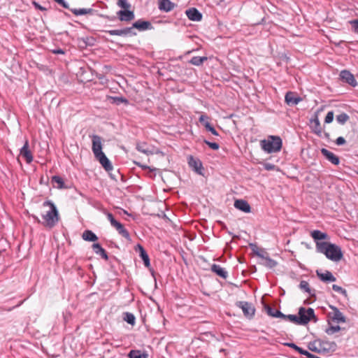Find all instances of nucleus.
<instances>
[{
    "label": "nucleus",
    "instance_id": "nucleus-1",
    "mask_svg": "<svg viewBox=\"0 0 358 358\" xmlns=\"http://www.w3.org/2000/svg\"><path fill=\"white\" fill-rule=\"evenodd\" d=\"M316 251L324 254L327 259L336 262H339L343 257L340 246L327 241L317 242Z\"/></svg>",
    "mask_w": 358,
    "mask_h": 358
},
{
    "label": "nucleus",
    "instance_id": "nucleus-2",
    "mask_svg": "<svg viewBox=\"0 0 358 358\" xmlns=\"http://www.w3.org/2000/svg\"><path fill=\"white\" fill-rule=\"evenodd\" d=\"M92 150L94 153V157L96 158V160L99 161V162L101 164V166L106 171L108 172L110 171H112L113 166L110 161L102 151L101 138L98 135H93L92 136Z\"/></svg>",
    "mask_w": 358,
    "mask_h": 358
},
{
    "label": "nucleus",
    "instance_id": "nucleus-3",
    "mask_svg": "<svg viewBox=\"0 0 358 358\" xmlns=\"http://www.w3.org/2000/svg\"><path fill=\"white\" fill-rule=\"evenodd\" d=\"M43 207H49V210L41 214V217L43 220L41 224L46 228L52 229L59 220L57 206L51 201L48 200L43 203Z\"/></svg>",
    "mask_w": 358,
    "mask_h": 358
},
{
    "label": "nucleus",
    "instance_id": "nucleus-4",
    "mask_svg": "<svg viewBox=\"0 0 358 358\" xmlns=\"http://www.w3.org/2000/svg\"><path fill=\"white\" fill-rule=\"evenodd\" d=\"M282 139L278 136H269L267 139L260 141L262 149L267 153L279 152L282 148Z\"/></svg>",
    "mask_w": 358,
    "mask_h": 358
},
{
    "label": "nucleus",
    "instance_id": "nucleus-5",
    "mask_svg": "<svg viewBox=\"0 0 358 358\" xmlns=\"http://www.w3.org/2000/svg\"><path fill=\"white\" fill-rule=\"evenodd\" d=\"M298 315L299 325H306L312 320H313L314 322L317 321L315 311L312 308H306L304 307H300Z\"/></svg>",
    "mask_w": 358,
    "mask_h": 358
},
{
    "label": "nucleus",
    "instance_id": "nucleus-6",
    "mask_svg": "<svg viewBox=\"0 0 358 358\" xmlns=\"http://www.w3.org/2000/svg\"><path fill=\"white\" fill-rule=\"evenodd\" d=\"M56 2L64 8L69 9L76 16L93 14L95 12L94 9L90 8H70L69 4L64 0H56Z\"/></svg>",
    "mask_w": 358,
    "mask_h": 358
},
{
    "label": "nucleus",
    "instance_id": "nucleus-7",
    "mask_svg": "<svg viewBox=\"0 0 358 358\" xmlns=\"http://www.w3.org/2000/svg\"><path fill=\"white\" fill-rule=\"evenodd\" d=\"M236 306L242 310L247 318L251 319L255 315V308L252 303L248 301H237Z\"/></svg>",
    "mask_w": 358,
    "mask_h": 358
},
{
    "label": "nucleus",
    "instance_id": "nucleus-8",
    "mask_svg": "<svg viewBox=\"0 0 358 358\" xmlns=\"http://www.w3.org/2000/svg\"><path fill=\"white\" fill-rule=\"evenodd\" d=\"M318 345H320V350L322 353L334 352L337 349V345L334 341H329L324 339H317Z\"/></svg>",
    "mask_w": 358,
    "mask_h": 358
},
{
    "label": "nucleus",
    "instance_id": "nucleus-9",
    "mask_svg": "<svg viewBox=\"0 0 358 358\" xmlns=\"http://www.w3.org/2000/svg\"><path fill=\"white\" fill-rule=\"evenodd\" d=\"M188 164L189 166L192 169V170L195 171L197 174L200 176H203V167L199 159L194 158L193 156L190 155L188 157Z\"/></svg>",
    "mask_w": 358,
    "mask_h": 358
},
{
    "label": "nucleus",
    "instance_id": "nucleus-10",
    "mask_svg": "<svg viewBox=\"0 0 358 358\" xmlns=\"http://www.w3.org/2000/svg\"><path fill=\"white\" fill-rule=\"evenodd\" d=\"M339 76H340L341 80L343 82L348 83L350 86L356 87L357 85V83L355 78L354 75L352 73H351L349 71H348V70L341 71Z\"/></svg>",
    "mask_w": 358,
    "mask_h": 358
},
{
    "label": "nucleus",
    "instance_id": "nucleus-11",
    "mask_svg": "<svg viewBox=\"0 0 358 358\" xmlns=\"http://www.w3.org/2000/svg\"><path fill=\"white\" fill-rule=\"evenodd\" d=\"M333 310V315L331 316V313L329 314V317H331V320L337 324L345 323L346 322V317L339 310V309L335 306H330Z\"/></svg>",
    "mask_w": 358,
    "mask_h": 358
},
{
    "label": "nucleus",
    "instance_id": "nucleus-12",
    "mask_svg": "<svg viewBox=\"0 0 358 358\" xmlns=\"http://www.w3.org/2000/svg\"><path fill=\"white\" fill-rule=\"evenodd\" d=\"M185 14L189 20L195 22H199L202 20V13L196 8H190L185 11Z\"/></svg>",
    "mask_w": 358,
    "mask_h": 358
},
{
    "label": "nucleus",
    "instance_id": "nucleus-13",
    "mask_svg": "<svg viewBox=\"0 0 358 358\" xmlns=\"http://www.w3.org/2000/svg\"><path fill=\"white\" fill-rule=\"evenodd\" d=\"M257 256L263 261L261 264L268 268H273L278 264L277 262L271 259L266 252H264V255L257 254Z\"/></svg>",
    "mask_w": 358,
    "mask_h": 358
},
{
    "label": "nucleus",
    "instance_id": "nucleus-14",
    "mask_svg": "<svg viewBox=\"0 0 358 358\" xmlns=\"http://www.w3.org/2000/svg\"><path fill=\"white\" fill-rule=\"evenodd\" d=\"M20 155L24 158L27 164L33 161V155L29 148V142L26 141L22 148L20 149Z\"/></svg>",
    "mask_w": 358,
    "mask_h": 358
},
{
    "label": "nucleus",
    "instance_id": "nucleus-15",
    "mask_svg": "<svg viewBox=\"0 0 358 358\" xmlns=\"http://www.w3.org/2000/svg\"><path fill=\"white\" fill-rule=\"evenodd\" d=\"M285 101L287 105L293 106L297 105L301 101V98L293 92H287L285 96Z\"/></svg>",
    "mask_w": 358,
    "mask_h": 358
},
{
    "label": "nucleus",
    "instance_id": "nucleus-16",
    "mask_svg": "<svg viewBox=\"0 0 358 358\" xmlns=\"http://www.w3.org/2000/svg\"><path fill=\"white\" fill-rule=\"evenodd\" d=\"M113 227H115L118 233L122 235L124 238L127 240H130V235L129 231L124 227V226L116 220H113L110 224Z\"/></svg>",
    "mask_w": 358,
    "mask_h": 358
},
{
    "label": "nucleus",
    "instance_id": "nucleus-17",
    "mask_svg": "<svg viewBox=\"0 0 358 358\" xmlns=\"http://www.w3.org/2000/svg\"><path fill=\"white\" fill-rule=\"evenodd\" d=\"M136 251L139 252V256L143 261L145 266L149 268L150 266V258L144 248L141 244H138L136 247Z\"/></svg>",
    "mask_w": 358,
    "mask_h": 358
},
{
    "label": "nucleus",
    "instance_id": "nucleus-18",
    "mask_svg": "<svg viewBox=\"0 0 358 358\" xmlns=\"http://www.w3.org/2000/svg\"><path fill=\"white\" fill-rule=\"evenodd\" d=\"M321 153L325 158L331 162L334 165H338L340 163V159L338 156L334 155L333 152H330L326 148H322L321 149Z\"/></svg>",
    "mask_w": 358,
    "mask_h": 358
},
{
    "label": "nucleus",
    "instance_id": "nucleus-19",
    "mask_svg": "<svg viewBox=\"0 0 358 358\" xmlns=\"http://www.w3.org/2000/svg\"><path fill=\"white\" fill-rule=\"evenodd\" d=\"M118 18L120 21L129 22L134 19L135 15L133 11L126 10H120L117 12Z\"/></svg>",
    "mask_w": 358,
    "mask_h": 358
},
{
    "label": "nucleus",
    "instance_id": "nucleus-20",
    "mask_svg": "<svg viewBox=\"0 0 358 358\" xmlns=\"http://www.w3.org/2000/svg\"><path fill=\"white\" fill-rule=\"evenodd\" d=\"M133 27L137 29L140 31L150 30L152 29V25L149 21L138 20L133 23Z\"/></svg>",
    "mask_w": 358,
    "mask_h": 358
},
{
    "label": "nucleus",
    "instance_id": "nucleus-21",
    "mask_svg": "<svg viewBox=\"0 0 358 358\" xmlns=\"http://www.w3.org/2000/svg\"><path fill=\"white\" fill-rule=\"evenodd\" d=\"M234 207L244 213H250L251 211V207L248 202L243 199H236L234 201Z\"/></svg>",
    "mask_w": 358,
    "mask_h": 358
},
{
    "label": "nucleus",
    "instance_id": "nucleus-22",
    "mask_svg": "<svg viewBox=\"0 0 358 358\" xmlns=\"http://www.w3.org/2000/svg\"><path fill=\"white\" fill-rule=\"evenodd\" d=\"M310 123L312 124L311 127L313 131L318 136H322V129L320 124V122L317 115H315V118L310 120Z\"/></svg>",
    "mask_w": 358,
    "mask_h": 358
},
{
    "label": "nucleus",
    "instance_id": "nucleus-23",
    "mask_svg": "<svg viewBox=\"0 0 358 358\" xmlns=\"http://www.w3.org/2000/svg\"><path fill=\"white\" fill-rule=\"evenodd\" d=\"M176 6V4L171 1L170 0H159V5L158 8L160 10L164 11V12H169L172 10L174 7Z\"/></svg>",
    "mask_w": 358,
    "mask_h": 358
},
{
    "label": "nucleus",
    "instance_id": "nucleus-24",
    "mask_svg": "<svg viewBox=\"0 0 358 358\" xmlns=\"http://www.w3.org/2000/svg\"><path fill=\"white\" fill-rule=\"evenodd\" d=\"M286 345L287 346H289V348L295 350L296 351H297L301 355H306L308 358H320V357H317L316 355H315L313 354H311L308 351H307L306 350H303V348L299 347L298 345H296L294 343H287Z\"/></svg>",
    "mask_w": 358,
    "mask_h": 358
},
{
    "label": "nucleus",
    "instance_id": "nucleus-25",
    "mask_svg": "<svg viewBox=\"0 0 358 358\" xmlns=\"http://www.w3.org/2000/svg\"><path fill=\"white\" fill-rule=\"evenodd\" d=\"M311 237L314 239L315 243L317 242H321L320 241L327 240L329 238V236L327 233L322 232L320 230H313L310 232Z\"/></svg>",
    "mask_w": 358,
    "mask_h": 358
},
{
    "label": "nucleus",
    "instance_id": "nucleus-26",
    "mask_svg": "<svg viewBox=\"0 0 358 358\" xmlns=\"http://www.w3.org/2000/svg\"><path fill=\"white\" fill-rule=\"evenodd\" d=\"M211 271L216 273L218 276L223 279H227L228 277V272L218 264H213L211 266Z\"/></svg>",
    "mask_w": 358,
    "mask_h": 358
},
{
    "label": "nucleus",
    "instance_id": "nucleus-27",
    "mask_svg": "<svg viewBox=\"0 0 358 358\" xmlns=\"http://www.w3.org/2000/svg\"><path fill=\"white\" fill-rule=\"evenodd\" d=\"M316 273L319 278L323 282H335L336 280V278L329 271H326L324 273L317 271Z\"/></svg>",
    "mask_w": 358,
    "mask_h": 358
},
{
    "label": "nucleus",
    "instance_id": "nucleus-28",
    "mask_svg": "<svg viewBox=\"0 0 358 358\" xmlns=\"http://www.w3.org/2000/svg\"><path fill=\"white\" fill-rule=\"evenodd\" d=\"M92 248L94 252L96 254L100 255L103 259L105 260H108V256L107 255V252L106 250L101 247V245L99 243H94L92 245Z\"/></svg>",
    "mask_w": 358,
    "mask_h": 358
},
{
    "label": "nucleus",
    "instance_id": "nucleus-29",
    "mask_svg": "<svg viewBox=\"0 0 358 358\" xmlns=\"http://www.w3.org/2000/svg\"><path fill=\"white\" fill-rule=\"evenodd\" d=\"M266 310L267 314L273 317L282 319V317H285V314H283L281 311L279 310H275L270 306H266Z\"/></svg>",
    "mask_w": 358,
    "mask_h": 358
},
{
    "label": "nucleus",
    "instance_id": "nucleus-30",
    "mask_svg": "<svg viewBox=\"0 0 358 358\" xmlns=\"http://www.w3.org/2000/svg\"><path fill=\"white\" fill-rule=\"evenodd\" d=\"M82 238L87 241L94 242L98 240L97 236L91 230H85L83 233Z\"/></svg>",
    "mask_w": 358,
    "mask_h": 358
},
{
    "label": "nucleus",
    "instance_id": "nucleus-31",
    "mask_svg": "<svg viewBox=\"0 0 358 358\" xmlns=\"http://www.w3.org/2000/svg\"><path fill=\"white\" fill-rule=\"evenodd\" d=\"M208 60V57H199V56H195V57H193L189 61V63L192 64V65H194V66H201L204 62H206Z\"/></svg>",
    "mask_w": 358,
    "mask_h": 358
},
{
    "label": "nucleus",
    "instance_id": "nucleus-32",
    "mask_svg": "<svg viewBox=\"0 0 358 358\" xmlns=\"http://www.w3.org/2000/svg\"><path fill=\"white\" fill-rule=\"evenodd\" d=\"M108 100H110L111 103H113V104H116V105H120L121 103H125V104H128L129 103V101L123 97V96H108Z\"/></svg>",
    "mask_w": 358,
    "mask_h": 358
},
{
    "label": "nucleus",
    "instance_id": "nucleus-33",
    "mask_svg": "<svg viewBox=\"0 0 358 358\" xmlns=\"http://www.w3.org/2000/svg\"><path fill=\"white\" fill-rule=\"evenodd\" d=\"M299 288L304 292H307L310 296H315V290L311 289L309 287V284L306 280H301L299 285Z\"/></svg>",
    "mask_w": 358,
    "mask_h": 358
},
{
    "label": "nucleus",
    "instance_id": "nucleus-34",
    "mask_svg": "<svg viewBox=\"0 0 358 358\" xmlns=\"http://www.w3.org/2000/svg\"><path fill=\"white\" fill-rule=\"evenodd\" d=\"M128 357L129 358H148V355L138 350H132L129 352Z\"/></svg>",
    "mask_w": 358,
    "mask_h": 358
},
{
    "label": "nucleus",
    "instance_id": "nucleus-35",
    "mask_svg": "<svg viewBox=\"0 0 358 358\" xmlns=\"http://www.w3.org/2000/svg\"><path fill=\"white\" fill-rule=\"evenodd\" d=\"M123 320L132 326L136 323V317L134 315L129 312L123 313Z\"/></svg>",
    "mask_w": 358,
    "mask_h": 358
},
{
    "label": "nucleus",
    "instance_id": "nucleus-36",
    "mask_svg": "<svg viewBox=\"0 0 358 358\" xmlns=\"http://www.w3.org/2000/svg\"><path fill=\"white\" fill-rule=\"evenodd\" d=\"M329 327L325 329L326 334L328 335H332L338 331H339L341 328L339 325L333 326L331 325V322L328 321Z\"/></svg>",
    "mask_w": 358,
    "mask_h": 358
},
{
    "label": "nucleus",
    "instance_id": "nucleus-37",
    "mask_svg": "<svg viewBox=\"0 0 358 358\" xmlns=\"http://www.w3.org/2000/svg\"><path fill=\"white\" fill-rule=\"evenodd\" d=\"M51 181L52 183H56L57 187L59 189H62L64 187V182L63 179L59 176H52Z\"/></svg>",
    "mask_w": 358,
    "mask_h": 358
},
{
    "label": "nucleus",
    "instance_id": "nucleus-38",
    "mask_svg": "<svg viewBox=\"0 0 358 358\" xmlns=\"http://www.w3.org/2000/svg\"><path fill=\"white\" fill-rule=\"evenodd\" d=\"M349 119H350L349 115L345 113H342L336 115V121L341 124H345L348 121Z\"/></svg>",
    "mask_w": 358,
    "mask_h": 358
},
{
    "label": "nucleus",
    "instance_id": "nucleus-39",
    "mask_svg": "<svg viewBox=\"0 0 358 358\" xmlns=\"http://www.w3.org/2000/svg\"><path fill=\"white\" fill-rule=\"evenodd\" d=\"M308 349L313 352L322 353V350H320V345H318L317 339L309 343Z\"/></svg>",
    "mask_w": 358,
    "mask_h": 358
},
{
    "label": "nucleus",
    "instance_id": "nucleus-40",
    "mask_svg": "<svg viewBox=\"0 0 358 358\" xmlns=\"http://www.w3.org/2000/svg\"><path fill=\"white\" fill-rule=\"evenodd\" d=\"M282 320L299 324V316L296 315H285V317H282Z\"/></svg>",
    "mask_w": 358,
    "mask_h": 358
},
{
    "label": "nucleus",
    "instance_id": "nucleus-41",
    "mask_svg": "<svg viewBox=\"0 0 358 358\" xmlns=\"http://www.w3.org/2000/svg\"><path fill=\"white\" fill-rule=\"evenodd\" d=\"M104 31L106 34H108L110 36H124V29H113V30H106Z\"/></svg>",
    "mask_w": 358,
    "mask_h": 358
},
{
    "label": "nucleus",
    "instance_id": "nucleus-42",
    "mask_svg": "<svg viewBox=\"0 0 358 358\" xmlns=\"http://www.w3.org/2000/svg\"><path fill=\"white\" fill-rule=\"evenodd\" d=\"M332 289L336 292L340 293L342 295H343L344 296H347V295H348L346 289H343L341 286H338L337 285H332Z\"/></svg>",
    "mask_w": 358,
    "mask_h": 358
},
{
    "label": "nucleus",
    "instance_id": "nucleus-43",
    "mask_svg": "<svg viewBox=\"0 0 358 358\" xmlns=\"http://www.w3.org/2000/svg\"><path fill=\"white\" fill-rule=\"evenodd\" d=\"M134 29H135V27H133V25L131 27H125V28H124V36H136V32L134 30Z\"/></svg>",
    "mask_w": 358,
    "mask_h": 358
},
{
    "label": "nucleus",
    "instance_id": "nucleus-44",
    "mask_svg": "<svg viewBox=\"0 0 358 358\" xmlns=\"http://www.w3.org/2000/svg\"><path fill=\"white\" fill-rule=\"evenodd\" d=\"M117 6L124 10L130 8L131 5L127 2V0H118Z\"/></svg>",
    "mask_w": 358,
    "mask_h": 358
},
{
    "label": "nucleus",
    "instance_id": "nucleus-45",
    "mask_svg": "<svg viewBox=\"0 0 358 358\" xmlns=\"http://www.w3.org/2000/svg\"><path fill=\"white\" fill-rule=\"evenodd\" d=\"M205 128L208 131H210L214 136H219L218 132L216 129L210 124V123H207L205 124Z\"/></svg>",
    "mask_w": 358,
    "mask_h": 358
},
{
    "label": "nucleus",
    "instance_id": "nucleus-46",
    "mask_svg": "<svg viewBox=\"0 0 358 358\" xmlns=\"http://www.w3.org/2000/svg\"><path fill=\"white\" fill-rule=\"evenodd\" d=\"M204 143H206L207 145L209 146V148H210L211 149L214 150H217L219 149L220 148V145L218 143H215V142H210L209 141H207V140H204L203 141Z\"/></svg>",
    "mask_w": 358,
    "mask_h": 358
},
{
    "label": "nucleus",
    "instance_id": "nucleus-47",
    "mask_svg": "<svg viewBox=\"0 0 358 358\" xmlns=\"http://www.w3.org/2000/svg\"><path fill=\"white\" fill-rule=\"evenodd\" d=\"M209 120L210 117L208 115L203 114H202L199 118V122L204 127L206 124L210 123Z\"/></svg>",
    "mask_w": 358,
    "mask_h": 358
},
{
    "label": "nucleus",
    "instance_id": "nucleus-48",
    "mask_svg": "<svg viewBox=\"0 0 358 358\" xmlns=\"http://www.w3.org/2000/svg\"><path fill=\"white\" fill-rule=\"evenodd\" d=\"M334 120V112L329 111L325 117L324 122L327 124L331 123Z\"/></svg>",
    "mask_w": 358,
    "mask_h": 358
},
{
    "label": "nucleus",
    "instance_id": "nucleus-49",
    "mask_svg": "<svg viewBox=\"0 0 358 358\" xmlns=\"http://www.w3.org/2000/svg\"><path fill=\"white\" fill-rule=\"evenodd\" d=\"M250 248L252 249V252L257 256V254L259 255H264V252H261L259 251V248L258 247L254 244V243H250Z\"/></svg>",
    "mask_w": 358,
    "mask_h": 358
},
{
    "label": "nucleus",
    "instance_id": "nucleus-50",
    "mask_svg": "<svg viewBox=\"0 0 358 358\" xmlns=\"http://www.w3.org/2000/svg\"><path fill=\"white\" fill-rule=\"evenodd\" d=\"M352 29L355 33H358V20H354L350 22Z\"/></svg>",
    "mask_w": 358,
    "mask_h": 358
},
{
    "label": "nucleus",
    "instance_id": "nucleus-51",
    "mask_svg": "<svg viewBox=\"0 0 358 358\" xmlns=\"http://www.w3.org/2000/svg\"><path fill=\"white\" fill-rule=\"evenodd\" d=\"M346 143L345 138L342 136H340L336 138V144L338 145H343Z\"/></svg>",
    "mask_w": 358,
    "mask_h": 358
},
{
    "label": "nucleus",
    "instance_id": "nucleus-52",
    "mask_svg": "<svg viewBox=\"0 0 358 358\" xmlns=\"http://www.w3.org/2000/svg\"><path fill=\"white\" fill-rule=\"evenodd\" d=\"M33 5L38 10H42V11L47 10V8H45V7L41 6L38 3H37L36 1L33 2Z\"/></svg>",
    "mask_w": 358,
    "mask_h": 358
},
{
    "label": "nucleus",
    "instance_id": "nucleus-53",
    "mask_svg": "<svg viewBox=\"0 0 358 358\" xmlns=\"http://www.w3.org/2000/svg\"><path fill=\"white\" fill-rule=\"evenodd\" d=\"M106 216H107V218L108 220H109V222L111 223L113 220H115V219L114 218L113 215L112 213H108L106 214Z\"/></svg>",
    "mask_w": 358,
    "mask_h": 358
},
{
    "label": "nucleus",
    "instance_id": "nucleus-54",
    "mask_svg": "<svg viewBox=\"0 0 358 358\" xmlns=\"http://www.w3.org/2000/svg\"><path fill=\"white\" fill-rule=\"evenodd\" d=\"M31 217H33V219L34 220V221L38 224H41V220L38 218V216L36 215H32Z\"/></svg>",
    "mask_w": 358,
    "mask_h": 358
},
{
    "label": "nucleus",
    "instance_id": "nucleus-55",
    "mask_svg": "<svg viewBox=\"0 0 358 358\" xmlns=\"http://www.w3.org/2000/svg\"><path fill=\"white\" fill-rule=\"evenodd\" d=\"M322 134H323V137L324 138H326L327 141L330 140V134H329V133H328V132H323Z\"/></svg>",
    "mask_w": 358,
    "mask_h": 358
},
{
    "label": "nucleus",
    "instance_id": "nucleus-56",
    "mask_svg": "<svg viewBox=\"0 0 358 358\" xmlns=\"http://www.w3.org/2000/svg\"><path fill=\"white\" fill-rule=\"evenodd\" d=\"M274 167V165L273 164H266L265 165V168L266 170H272Z\"/></svg>",
    "mask_w": 358,
    "mask_h": 358
},
{
    "label": "nucleus",
    "instance_id": "nucleus-57",
    "mask_svg": "<svg viewBox=\"0 0 358 358\" xmlns=\"http://www.w3.org/2000/svg\"><path fill=\"white\" fill-rule=\"evenodd\" d=\"M53 53H55V54H64V52L62 49H57V50H53Z\"/></svg>",
    "mask_w": 358,
    "mask_h": 358
},
{
    "label": "nucleus",
    "instance_id": "nucleus-58",
    "mask_svg": "<svg viewBox=\"0 0 358 358\" xmlns=\"http://www.w3.org/2000/svg\"><path fill=\"white\" fill-rule=\"evenodd\" d=\"M137 150L141 152L146 153V150L143 149V147H141L139 145H137Z\"/></svg>",
    "mask_w": 358,
    "mask_h": 358
},
{
    "label": "nucleus",
    "instance_id": "nucleus-59",
    "mask_svg": "<svg viewBox=\"0 0 358 358\" xmlns=\"http://www.w3.org/2000/svg\"><path fill=\"white\" fill-rule=\"evenodd\" d=\"M65 16L69 17V15L67 13H64Z\"/></svg>",
    "mask_w": 358,
    "mask_h": 358
},
{
    "label": "nucleus",
    "instance_id": "nucleus-60",
    "mask_svg": "<svg viewBox=\"0 0 358 358\" xmlns=\"http://www.w3.org/2000/svg\"><path fill=\"white\" fill-rule=\"evenodd\" d=\"M151 151L148 149V155L150 154Z\"/></svg>",
    "mask_w": 358,
    "mask_h": 358
},
{
    "label": "nucleus",
    "instance_id": "nucleus-61",
    "mask_svg": "<svg viewBox=\"0 0 358 358\" xmlns=\"http://www.w3.org/2000/svg\"><path fill=\"white\" fill-rule=\"evenodd\" d=\"M357 174H358V171H357Z\"/></svg>",
    "mask_w": 358,
    "mask_h": 358
}]
</instances>
